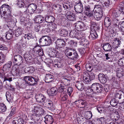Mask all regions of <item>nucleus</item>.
Here are the masks:
<instances>
[{
    "label": "nucleus",
    "mask_w": 124,
    "mask_h": 124,
    "mask_svg": "<svg viewBox=\"0 0 124 124\" xmlns=\"http://www.w3.org/2000/svg\"><path fill=\"white\" fill-rule=\"evenodd\" d=\"M74 26L75 27V29L77 31H80L84 30V23L82 22H78L74 24Z\"/></svg>",
    "instance_id": "9"
},
{
    "label": "nucleus",
    "mask_w": 124,
    "mask_h": 124,
    "mask_svg": "<svg viewBox=\"0 0 124 124\" xmlns=\"http://www.w3.org/2000/svg\"><path fill=\"white\" fill-rule=\"evenodd\" d=\"M121 41L118 39L115 38L112 42V46L114 48H116L120 46Z\"/></svg>",
    "instance_id": "12"
},
{
    "label": "nucleus",
    "mask_w": 124,
    "mask_h": 124,
    "mask_svg": "<svg viewBox=\"0 0 124 124\" xmlns=\"http://www.w3.org/2000/svg\"><path fill=\"white\" fill-rule=\"evenodd\" d=\"M22 33L21 31L20 30V29H18L16 30L15 32V35L16 37H18Z\"/></svg>",
    "instance_id": "57"
},
{
    "label": "nucleus",
    "mask_w": 124,
    "mask_h": 124,
    "mask_svg": "<svg viewBox=\"0 0 124 124\" xmlns=\"http://www.w3.org/2000/svg\"><path fill=\"white\" fill-rule=\"evenodd\" d=\"M24 80L27 84L30 85H34L38 81V78L36 76L34 77L26 76L24 77Z\"/></svg>",
    "instance_id": "2"
},
{
    "label": "nucleus",
    "mask_w": 124,
    "mask_h": 124,
    "mask_svg": "<svg viewBox=\"0 0 124 124\" xmlns=\"http://www.w3.org/2000/svg\"><path fill=\"white\" fill-rule=\"evenodd\" d=\"M77 33L75 31L73 30L71 31L70 33V36L71 38L75 37Z\"/></svg>",
    "instance_id": "62"
},
{
    "label": "nucleus",
    "mask_w": 124,
    "mask_h": 124,
    "mask_svg": "<svg viewBox=\"0 0 124 124\" xmlns=\"http://www.w3.org/2000/svg\"><path fill=\"white\" fill-rule=\"evenodd\" d=\"M75 50L72 49L71 48H69L67 49L65 52V54L67 56H71V59L73 60L74 52Z\"/></svg>",
    "instance_id": "16"
},
{
    "label": "nucleus",
    "mask_w": 124,
    "mask_h": 124,
    "mask_svg": "<svg viewBox=\"0 0 124 124\" xmlns=\"http://www.w3.org/2000/svg\"><path fill=\"white\" fill-rule=\"evenodd\" d=\"M85 36V35L82 32H77L75 38L78 40L82 39Z\"/></svg>",
    "instance_id": "42"
},
{
    "label": "nucleus",
    "mask_w": 124,
    "mask_h": 124,
    "mask_svg": "<svg viewBox=\"0 0 124 124\" xmlns=\"http://www.w3.org/2000/svg\"><path fill=\"white\" fill-rule=\"evenodd\" d=\"M98 78L100 82L103 84L105 83L107 81L106 76L103 73H100L98 74Z\"/></svg>",
    "instance_id": "15"
},
{
    "label": "nucleus",
    "mask_w": 124,
    "mask_h": 124,
    "mask_svg": "<svg viewBox=\"0 0 124 124\" xmlns=\"http://www.w3.org/2000/svg\"><path fill=\"white\" fill-rule=\"evenodd\" d=\"M93 11H95L96 12L102 13V9L101 6L99 5H96L94 6Z\"/></svg>",
    "instance_id": "33"
},
{
    "label": "nucleus",
    "mask_w": 124,
    "mask_h": 124,
    "mask_svg": "<svg viewBox=\"0 0 124 124\" xmlns=\"http://www.w3.org/2000/svg\"><path fill=\"white\" fill-rule=\"evenodd\" d=\"M87 75L91 80H93L95 78V74L92 72H89L88 73Z\"/></svg>",
    "instance_id": "53"
},
{
    "label": "nucleus",
    "mask_w": 124,
    "mask_h": 124,
    "mask_svg": "<svg viewBox=\"0 0 124 124\" xmlns=\"http://www.w3.org/2000/svg\"><path fill=\"white\" fill-rule=\"evenodd\" d=\"M112 20L111 18L108 17H105L104 18V25L107 27H108L111 25Z\"/></svg>",
    "instance_id": "25"
},
{
    "label": "nucleus",
    "mask_w": 124,
    "mask_h": 124,
    "mask_svg": "<svg viewBox=\"0 0 124 124\" xmlns=\"http://www.w3.org/2000/svg\"><path fill=\"white\" fill-rule=\"evenodd\" d=\"M6 17L4 18L5 19V21L7 22H11L15 23L16 21V19L14 18L13 16L10 14L6 15Z\"/></svg>",
    "instance_id": "14"
},
{
    "label": "nucleus",
    "mask_w": 124,
    "mask_h": 124,
    "mask_svg": "<svg viewBox=\"0 0 124 124\" xmlns=\"http://www.w3.org/2000/svg\"><path fill=\"white\" fill-rule=\"evenodd\" d=\"M58 33L61 36L64 37L67 36L68 34V31L64 29H60L58 31Z\"/></svg>",
    "instance_id": "26"
},
{
    "label": "nucleus",
    "mask_w": 124,
    "mask_h": 124,
    "mask_svg": "<svg viewBox=\"0 0 124 124\" xmlns=\"http://www.w3.org/2000/svg\"><path fill=\"white\" fill-rule=\"evenodd\" d=\"M73 91V89L72 87H68L67 90V93L70 96L71 94Z\"/></svg>",
    "instance_id": "64"
},
{
    "label": "nucleus",
    "mask_w": 124,
    "mask_h": 124,
    "mask_svg": "<svg viewBox=\"0 0 124 124\" xmlns=\"http://www.w3.org/2000/svg\"><path fill=\"white\" fill-rule=\"evenodd\" d=\"M102 13L100 12V13L96 12L93 14V16L95 19L97 21L100 20L102 16Z\"/></svg>",
    "instance_id": "28"
},
{
    "label": "nucleus",
    "mask_w": 124,
    "mask_h": 124,
    "mask_svg": "<svg viewBox=\"0 0 124 124\" xmlns=\"http://www.w3.org/2000/svg\"><path fill=\"white\" fill-rule=\"evenodd\" d=\"M118 63L120 66H124V57L121 58L119 60Z\"/></svg>",
    "instance_id": "56"
},
{
    "label": "nucleus",
    "mask_w": 124,
    "mask_h": 124,
    "mask_svg": "<svg viewBox=\"0 0 124 124\" xmlns=\"http://www.w3.org/2000/svg\"><path fill=\"white\" fill-rule=\"evenodd\" d=\"M51 25L49 24L48 26V28L50 29L53 30L57 28V25L55 23H52Z\"/></svg>",
    "instance_id": "50"
},
{
    "label": "nucleus",
    "mask_w": 124,
    "mask_h": 124,
    "mask_svg": "<svg viewBox=\"0 0 124 124\" xmlns=\"http://www.w3.org/2000/svg\"><path fill=\"white\" fill-rule=\"evenodd\" d=\"M91 30H94L96 31H98L99 30V27L95 23L93 22H91Z\"/></svg>",
    "instance_id": "34"
},
{
    "label": "nucleus",
    "mask_w": 124,
    "mask_h": 124,
    "mask_svg": "<svg viewBox=\"0 0 124 124\" xmlns=\"http://www.w3.org/2000/svg\"><path fill=\"white\" fill-rule=\"evenodd\" d=\"M25 36L28 40H29L30 39H33L35 37V35L32 33H30L25 34Z\"/></svg>",
    "instance_id": "41"
},
{
    "label": "nucleus",
    "mask_w": 124,
    "mask_h": 124,
    "mask_svg": "<svg viewBox=\"0 0 124 124\" xmlns=\"http://www.w3.org/2000/svg\"><path fill=\"white\" fill-rule=\"evenodd\" d=\"M75 86L79 90L82 91L84 89V84L81 81H77L75 84Z\"/></svg>",
    "instance_id": "23"
},
{
    "label": "nucleus",
    "mask_w": 124,
    "mask_h": 124,
    "mask_svg": "<svg viewBox=\"0 0 124 124\" xmlns=\"http://www.w3.org/2000/svg\"><path fill=\"white\" fill-rule=\"evenodd\" d=\"M12 74L14 76H17L19 75L20 74L21 72L18 69H13L11 71Z\"/></svg>",
    "instance_id": "30"
},
{
    "label": "nucleus",
    "mask_w": 124,
    "mask_h": 124,
    "mask_svg": "<svg viewBox=\"0 0 124 124\" xmlns=\"http://www.w3.org/2000/svg\"><path fill=\"white\" fill-rule=\"evenodd\" d=\"M89 41L85 38V36L81 39V40L80 44L85 47H86L87 45L89 44Z\"/></svg>",
    "instance_id": "32"
},
{
    "label": "nucleus",
    "mask_w": 124,
    "mask_h": 124,
    "mask_svg": "<svg viewBox=\"0 0 124 124\" xmlns=\"http://www.w3.org/2000/svg\"><path fill=\"white\" fill-rule=\"evenodd\" d=\"M103 50L105 51H110L112 49V47L109 43H104L103 46Z\"/></svg>",
    "instance_id": "27"
},
{
    "label": "nucleus",
    "mask_w": 124,
    "mask_h": 124,
    "mask_svg": "<svg viewBox=\"0 0 124 124\" xmlns=\"http://www.w3.org/2000/svg\"><path fill=\"white\" fill-rule=\"evenodd\" d=\"M37 8V6L35 4H30L28 6L27 9L24 11V12L25 14L29 15L33 13L36 10Z\"/></svg>",
    "instance_id": "3"
},
{
    "label": "nucleus",
    "mask_w": 124,
    "mask_h": 124,
    "mask_svg": "<svg viewBox=\"0 0 124 124\" xmlns=\"http://www.w3.org/2000/svg\"><path fill=\"white\" fill-rule=\"evenodd\" d=\"M13 33L11 30H10L8 32H7L6 34V37L7 39H10L13 37Z\"/></svg>",
    "instance_id": "38"
},
{
    "label": "nucleus",
    "mask_w": 124,
    "mask_h": 124,
    "mask_svg": "<svg viewBox=\"0 0 124 124\" xmlns=\"http://www.w3.org/2000/svg\"><path fill=\"white\" fill-rule=\"evenodd\" d=\"M39 41L40 44L42 45L43 46L49 45L52 42L51 38L46 36H42Z\"/></svg>",
    "instance_id": "1"
},
{
    "label": "nucleus",
    "mask_w": 124,
    "mask_h": 124,
    "mask_svg": "<svg viewBox=\"0 0 124 124\" xmlns=\"http://www.w3.org/2000/svg\"><path fill=\"white\" fill-rule=\"evenodd\" d=\"M66 87V86L61 84L60 85V86L59 87L58 89V92L60 93L63 92L65 90Z\"/></svg>",
    "instance_id": "48"
},
{
    "label": "nucleus",
    "mask_w": 124,
    "mask_h": 124,
    "mask_svg": "<svg viewBox=\"0 0 124 124\" xmlns=\"http://www.w3.org/2000/svg\"><path fill=\"white\" fill-rule=\"evenodd\" d=\"M9 6L8 5H6V4H4L0 7V11L1 12V11H3L5 9H6V8H9Z\"/></svg>",
    "instance_id": "55"
},
{
    "label": "nucleus",
    "mask_w": 124,
    "mask_h": 124,
    "mask_svg": "<svg viewBox=\"0 0 124 124\" xmlns=\"http://www.w3.org/2000/svg\"><path fill=\"white\" fill-rule=\"evenodd\" d=\"M48 92V93L49 92L50 95L53 96L57 93V90L55 87H54L51 88Z\"/></svg>",
    "instance_id": "45"
},
{
    "label": "nucleus",
    "mask_w": 124,
    "mask_h": 124,
    "mask_svg": "<svg viewBox=\"0 0 124 124\" xmlns=\"http://www.w3.org/2000/svg\"><path fill=\"white\" fill-rule=\"evenodd\" d=\"M110 104L113 107H115L117 105V103L115 99L112 100L110 101Z\"/></svg>",
    "instance_id": "59"
},
{
    "label": "nucleus",
    "mask_w": 124,
    "mask_h": 124,
    "mask_svg": "<svg viewBox=\"0 0 124 124\" xmlns=\"http://www.w3.org/2000/svg\"><path fill=\"white\" fill-rule=\"evenodd\" d=\"M49 55L51 57H60L59 53L58 51L54 49L50 52Z\"/></svg>",
    "instance_id": "20"
},
{
    "label": "nucleus",
    "mask_w": 124,
    "mask_h": 124,
    "mask_svg": "<svg viewBox=\"0 0 124 124\" xmlns=\"http://www.w3.org/2000/svg\"><path fill=\"white\" fill-rule=\"evenodd\" d=\"M45 122L46 124H52L54 121L52 116L49 115H47L44 117Z\"/></svg>",
    "instance_id": "17"
},
{
    "label": "nucleus",
    "mask_w": 124,
    "mask_h": 124,
    "mask_svg": "<svg viewBox=\"0 0 124 124\" xmlns=\"http://www.w3.org/2000/svg\"><path fill=\"white\" fill-rule=\"evenodd\" d=\"M93 88L94 91V93L98 94L101 93L103 90L102 85L98 83H95L93 84Z\"/></svg>",
    "instance_id": "4"
},
{
    "label": "nucleus",
    "mask_w": 124,
    "mask_h": 124,
    "mask_svg": "<svg viewBox=\"0 0 124 124\" xmlns=\"http://www.w3.org/2000/svg\"><path fill=\"white\" fill-rule=\"evenodd\" d=\"M124 94L123 92L121 91H119L118 93H116L115 94V98L120 99L121 98V96Z\"/></svg>",
    "instance_id": "43"
},
{
    "label": "nucleus",
    "mask_w": 124,
    "mask_h": 124,
    "mask_svg": "<svg viewBox=\"0 0 124 124\" xmlns=\"http://www.w3.org/2000/svg\"><path fill=\"white\" fill-rule=\"evenodd\" d=\"M80 101L81 104L82 105V107L80 108H84L85 107V105L87 104V102L86 101L84 100H80L78 101H75V102Z\"/></svg>",
    "instance_id": "51"
},
{
    "label": "nucleus",
    "mask_w": 124,
    "mask_h": 124,
    "mask_svg": "<svg viewBox=\"0 0 124 124\" xmlns=\"http://www.w3.org/2000/svg\"><path fill=\"white\" fill-rule=\"evenodd\" d=\"M33 114V118L35 122L37 121L38 122H40V121H41V116L38 115L37 114H35V113L32 112Z\"/></svg>",
    "instance_id": "35"
},
{
    "label": "nucleus",
    "mask_w": 124,
    "mask_h": 124,
    "mask_svg": "<svg viewBox=\"0 0 124 124\" xmlns=\"http://www.w3.org/2000/svg\"><path fill=\"white\" fill-rule=\"evenodd\" d=\"M63 81L64 85L66 86L70 85V80L67 79L66 78H65L63 79Z\"/></svg>",
    "instance_id": "58"
},
{
    "label": "nucleus",
    "mask_w": 124,
    "mask_h": 124,
    "mask_svg": "<svg viewBox=\"0 0 124 124\" xmlns=\"http://www.w3.org/2000/svg\"><path fill=\"white\" fill-rule=\"evenodd\" d=\"M17 4L20 7H23L24 5V3L23 0H17Z\"/></svg>",
    "instance_id": "54"
},
{
    "label": "nucleus",
    "mask_w": 124,
    "mask_h": 124,
    "mask_svg": "<svg viewBox=\"0 0 124 124\" xmlns=\"http://www.w3.org/2000/svg\"><path fill=\"white\" fill-rule=\"evenodd\" d=\"M55 43L56 46L58 47L62 48L65 46L66 42V40H64L63 39H57Z\"/></svg>",
    "instance_id": "11"
},
{
    "label": "nucleus",
    "mask_w": 124,
    "mask_h": 124,
    "mask_svg": "<svg viewBox=\"0 0 124 124\" xmlns=\"http://www.w3.org/2000/svg\"><path fill=\"white\" fill-rule=\"evenodd\" d=\"M96 30H91L90 34L89 36L90 39L92 40H95L98 37V35L96 31Z\"/></svg>",
    "instance_id": "19"
},
{
    "label": "nucleus",
    "mask_w": 124,
    "mask_h": 124,
    "mask_svg": "<svg viewBox=\"0 0 124 124\" xmlns=\"http://www.w3.org/2000/svg\"><path fill=\"white\" fill-rule=\"evenodd\" d=\"M26 38L24 36L22 37V39L20 40L21 42L22 43L24 46H25V44L26 43Z\"/></svg>",
    "instance_id": "60"
},
{
    "label": "nucleus",
    "mask_w": 124,
    "mask_h": 124,
    "mask_svg": "<svg viewBox=\"0 0 124 124\" xmlns=\"http://www.w3.org/2000/svg\"><path fill=\"white\" fill-rule=\"evenodd\" d=\"M110 53L105 54L104 57L105 58L106 60L110 62H112L113 59L112 56L111 55Z\"/></svg>",
    "instance_id": "37"
},
{
    "label": "nucleus",
    "mask_w": 124,
    "mask_h": 124,
    "mask_svg": "<svg viewBox=\"0 0 124 124\" xmlns=\"http://www.w3.org/2000/svg\"><path fill=\"white\" fill-rule=\"evenodd\" d=\"M33 49L34 54H37L39 56H42L44 54L43 49L39 45L35 46Z\"/></svg>",
    "instance_id": "7"
},
{
    "label": "nucleus",
    "mask_w": 124,
    "mask_h": 124,
    "mask_svg": "<svg viewBox=\"0 0 124 124\" xmlns=\"http://www.w3.org/2000/svg\"><path fill=\"white\" fill-rule=\"evenodd\" d=\"M36 101L39 102H45L46 97L41 94H38L36 96Z\"/></svg>",
    "instance_id": "10"
},
{
    "label": "nucleus",
    "mask_w": 124,
    "mask_h": 124,
    "mask_svg": "<svg viewBox=\"0 0 124 124\" xmlns=\"http://www.w3.org/2000/svg\"><path fill=\"white\" fill-rule=\"evenodd\" d=\"M54 66L55 67H57L58 68H61L62 67V65L60 62H57L56 63L54 64Z\"/></svg>",
    "instance_id": "63"
},
{
    "label": "nucleus",
    "mask_w": 124,
    "mask_h": 124,
    "mask_svg": "<svg viewBox=\"0 0 124 124\" xmlns=\"http://www.w3.org/2000/svg\"><path fill=\"white\" fill-rule=\"evenodd\" d=\"M43 104H44L45 105V106L49 109H52L54 108L53 102L49 100H47L46 102H44V103Z\"/></svg>",
    "instance_id": "21"
},
{
    "label": "nucleus",
    "mask_w": 124,
    "mask_h": 124,
    "mask_svg": "<svg viewBox=\"0 0 124 124\" xmlns=\"http://www.w3.org/2000/svg\"><path fill=\"white\" fill-rule=\"evenodd\" d=\"M6 95L7 100L8 102H10L12 101L13 100V97L8 92H6Z\"/></svg>",
    "instance_id": "44"
},
{
    "label": "nucleus",
    "mask_w": 124,
    "mask_h": 124,
    "mask_svg": "<svg viewBox=\"0 0 124 124\" xmlns=\"http://www.w3.org/2000/svg\"><path fill=\"white\" fill-rule=\"evenodd\" d=\"M32 112L35 113V114L41 116L43 115L45 112L44 109L38 107L36 106L34 107V109L32 111Z\"/></svg>",
    "instance_id": "6"
},
{
    "label": "nucleus",
    "mask_w": 124,
    "mask_h": 124,
    "mask_svg": "<svg viewBox=\"0 0 124 124\" xmlns=\"http://www.w3.org/2000/svg\"><path fill=\"white\" fill-rule=\"evenodd\" d=\"M116 75L117 77L118 78H120L123 76L124 74V71L120 70L117 71Z\"/></svg>",
    "instance_id": "47"
},
{
    "label": "nucleus",
    "mask_w": 124,
    "mask_h": 124,
    "mask_svg": "<svg viewBox=\"0 0 124 124\" xmlns=\"http://www.w3.org/2000/svg\"><path fill=\"white\" fill-rule=\"evenodd\" d=\"M55 18L52 16H47L45 18V22L47 23H52L54 21Z\"/></svg>",
    "instance_id": "24"
},
{
    "label": "nucleus",
    "mask_w": 124,
    "mask_h": 124,
    "mask_svg": "<svg viewBox=\"0 0 124 124\" xmlns=\"http://www.w3.org/2000/svg\"><path fill=\"white\" fill-rule=\"evenodd\" d=\"M23 58L20 55L17 54L14 56L13 63L15 65H19L23 62Z\"/></svg>",
    "instance_id": "5"
},
{
    "label": "nucleus",
    "mask_w": 124,
    "mask_h": 124,
    "mask_svg": "<svg viewBox=\"0 0 124 124\" xmlns=\"http://www.w3.org/2000/svg\"><path fill=\"white\" fill-rule=\"evenodd\" d=\"M83 79L84 83L87 84L90 83L92 81L87 75L85 76H84Z\"/></svg>",
    "instance_id": "40"
},
{
    "label": "nucleus",
    "mask_w": 124,
    "mask_h": 124,
    "mask_svg": "<svg viewBox=\"0 0 124 124\" xmlns=\"http://www.w3.org/2000/svg\"><path fill=\"white\" fill-rule=\"evenodd\" d=\"M93 88V85H92L90 88L89 89H87L88 91L87 92L88 93L91 94H93V93H94V90Z\"/></svg>",
    "instance_id": "61"
},
{
    "label": "nucleus",
    "mask_w": 124,
    "mask_h": 124,
    "mask_svg": "<svg viewBox=\"0 0 124 124\" xmlns=\"http://www.w3.org/2000/svg\"><path fill=\"white\" fill-rule=\"evenodd\" d=\"M6 109V107L4 103L0 104V112H5Z\"/></svg>",
    "instance_id": "46"
},
{
    "label": "nucleus",
    "mask_w": 124,
    "mask_h": 124,
    "mask_svg": "<svg viewBox=\"0 0 124 124\" xmlns=\"http://www.w3.org/2000/svg\"><path fill=\"white\" fill-rule=\"evenodd\" d=\"M66 43H68L70 46L72 47H74L76 45L77 43L75 42L73 40H70L69 39H65Z\"/></svg>",
    "instance_id": "36"
},
{
    "label": "nucleus",
    "mask_w": 124,
    "mask_h": 124,
    "mask_svg": "<svg viewBox=\"0 0 124 124\" xmlns=\"http://www.w3.org/2000/svg\"><path fill=\"white\" fill-rule=\"evenodd\" d=\"M45 20L44 17L41 15H39L35 17L34 20L37 23H40L43 22Z\"/></svg>",
    "instance_id": "18"
},
{
    "label": "nucleus",
    "mask_w": 124,
    "mask_h": 124,
    "mask_svg": "<svg viewBox=\"0 0 124 124\" xmlns=\"http://www.w3.org/2000/svg\"><path fill=\"white\" fill-rule=\"evenodd\" d=\"M53 76L50 74H46L45 77V81L47 83L51 82L53 80Z\"/></svg>",
    "instance_id": "29"
},
{
    "label": "nucleus",
    "mask_w": 124,
    "mask_h": 124,
    "mask_svg": "<svg viewBox=\"0 0 124 124\" xmlns=\"http://www.w3.org/2000/svg\"><path fill=\"white\" fill-rule=\"evenodd\" d=\"M85 13L87 16L89 17H92L93 15V14L90 10V8L89 6L85 7Z\"/></svg>",
    "instance_id": "22"
},
{
    "label": "nucleus",
    "mask_w": 124,
    "mask_h": 124,
    "mask_svg": "<svg viewBox=\"0 0 124 124\" xmlns=\"http://www.w3.org/2000/svg\"><path fill=\"white\" fill-rule=\"evenodd\" d=\"M11 8L9 7V8H6L3 11V14L1 15L2 17L5 16L10 14Z\"/></svg>",
    "instance_id": "39"
},
{
    "label": "nucleus",
    "mask_w": 124,
    "mask_h": 124,
    "mask_svg": "<svg viewBox=\"0 0 124 124\" xmlns=\"http://www.w3.org/2000/svg\"><path fill=\"white\" fill-rule=\"evenodd\" d=\"M119 31L123 35H124V21L122 22V26L119 28Z\"/></svg>",
    "instance_id": "52"
},
{
    "label": "nucleus",
    "mask_w": 124,
    "mask_h": 124,
    "mask_svg": "<svg viewBox=\"0 0 124 124\" xmlns=\"http://www.w3.org/2000/svg\"><path fill=\"white\" fill-rule=\"evenodd\" d=\"M74 8L75 11L78 13H81L83 10V6L81 2H79L75 5Z\"/></svg>",
    "instance_id": "13"
},
{
    "label": "nucleus",
    "mask_w": 124,
    "mask_h": 124,
    "mask_svg": "<svg viewBox=\"0 0 124 124\" xmlns=\"http://www.w3.org/2000/svg\"><path fill=\"white\" fill-rule=\"evenodd\" d=\"M24 57L26 60L29 61L32 59V57L31 55L28 53L25 54L24 56Z\"/></svg>",
    "instance_id": "49"
},
{
    "label": "nucleus",
    "mask_w": 124,
    "mask_h": 124,
    "mask_svg": "<svg viewBox=\"0 0 124 124\" xmlns=\"http://www.w3.org/2000/svg\"><path fill=\"white\" fill-rule=\"evenodd\" d=\"M12 65L11 62H9L5 64L3 67V70L4 71H8Z\"/></svg>",
    "instance_id": "31"
},
{
    "label": "nucleus",
    "mask_w": 124,
    "mask_h": 124,
    "mask_svg": "<svg viewBox=\"0 0 124 124\" xmlns=\"http://www.w3.org/2000/svg\"><path fill=\"white\" fill-rule=\"evenodd\" d=\"M66 16L67 19L70 21H74L76 20L75 14L72 11L67 12Z\"/></svg>",
    "instance_id": "8"
}]
</instances>
